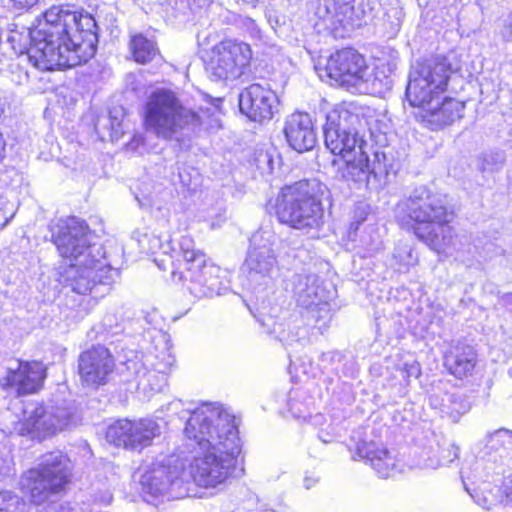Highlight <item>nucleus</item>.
Segmentation results:
<instances>
[{
    "label": "nucleus",
    "mask_w": 512,
    "mask_h": 512,
    "mask_svg": "<svg viewBox=\"0 0 512 512\" xmlns=\"http://www.w3.org/2000/svg\"><path fill=\"white\" fill-rule=\"evenodd\" d=\"M509 374L512 376V369L509 370Z\"/></svg>",
    "instance_id": "nucleus-54"
},
{
    "label": "nucleus",
    "mask_w": 512,
    "mask_h": 512,
    "mask_svg": "<svg viewBox=\"0 0 512 512\" xmlns=\"http://www.w3.org/2000/svg\"><path fill=\"white\" fill-rule=\"evenodd\" d=\"M505 487V506L509 511V507L512 508V478L506 483Z\"/></svg>",
    "instance_id": "nucleus-41"
},
{
    "label": "nucleus",
    "mask_w": 512,
    "mask_h": 512,
    "mask_svg": "<svg viewBox=\"0 0 512 512\" xmlns=\"http://www.w3.org/2000/svg\"><path fill=\"white\" fill-rule=\"evenodd\" d=\"M10 26L15 25L9 23L7 16L0 15V41L9 43L15 54H22L26 50L27 36L11 29Z\"/></svg>",
    "instance_id": "nucleus-31"
},
{
    "label": "nucleus",
    "mask_w": 512,
    "mask_h": 512,
    "mask_svg": "<svg viewBox=\"0 0 512 512\" xmlns=\"http://www.w3.org/2000/svg\"><path fill=\"white\" fill-rule=\"evenodd\" d=\"M470 495L476 504L486 510L496 509V512H509L505 506L504 492L498 486L484 484Z\"/></svg>",
    "instance_id": "nucleus-29"
},
{
    "label": "nucleus",
    "mask_w": 512,
    "mask_h": 512,
    "mask_svg": "<svg viewBox=\"0 0 512 512\" xmlns=\"http://www.w3.org/2000/svg\"><path fill=\"white\" fill-rule=\"evenodd\" d=\"M30 63L41 71L74 67L91 59L98 44V26L89 13L52 6L44 23L28 33Z\"/></svg>",
    "instance_id": "nucleus-1"
},
{
    "label": "nucleus",
    "mask_w": 512,
    "mask_h": 512,
    "mask_svg": "<svg viewBox=\"0 0 512 512\" xmlns=\"http://www.w3.org/2000/svg\"><path fill=\"white\" fill-rule=\"evenodd\" d=\"M180 248L183 259L180 270L171 272L172 280L182 283L197 298L221 295L227 287L220 267L208 264L205 254L194 248L189 237L181 239Z\"/></svg>",
    "instance_id": "nucleus-7"
},
{
    "label": "nucleus",
    "mask_w": 512,
    "mask_h": 512,
    "mask_svg": "<svg viewBox=\"0 0 512 512\" xmlns=\"http://www.w3.org/2000/svg\"><path fill=\"white\" fill-rule=\"evenodd\" d=\"M2 369L0 386L5 389H14L18 394L36 392L46 377L45 368L40 362H22L12 359Z\"/></svg>",
    "instance_id": "nucleus-18"
},
{
    "label": "nucleus",
    "mask_w": 512,
    "mask_h": 512,
    "mask_svg": "<svg viewBox=\"0 0 512 512\" xmlns=\"http://www.w3.org/2000/svg\"><path fill=\"white\" fill-rule=\"evenodd\" d=\"M209 118V110L199 114L186 108L176 93L168 89H156L145 104L146 129L165 140L178 139V135L186 128H213Z\"/></svg>",
    "instance_id": "nucleus-5"
},
{
    "label": "nucleus",
    "mask_w": 512,
    "mask_h": 512,
    "mask_svg": "<svg viewBox=\"0 0 512 512\" xmlns=\"http://www.w3.org/2000/svg\"><path fill=\"white\" fill-rule=\"evenodd\" d=\"M293 292L298 306L306 310V317L321 333L332 318L330 301L333 291L322 286L316 274H297L293 280Z\"/></svg>",
    "instance_id": "nucleus-13"
},
{
    "label": "nucleus",
    "mask_w": 512,
    "mask_h": 512,
    "mask_svg": "<svg viewBox=\"0 0 512 512\" xmlns=\"http://www.w3.org/2000/svg\"><path fill=\"white\" fill-rule=\"evenodd\" d=\"M302 337H303V336H301V338H302ZM282 339L286 340L287 342H288V341H291V342H292V341H299V340H300V337L292 336V337H291V339H290L289 337L282 336L281 340H282Z\"/></svg>",
    "instance_id": "nucleus-50"
},
{
    "label": "nucleus",
    "mask_w": 512,
    "mask_h": 512,
    "mask_svg": "<svg viewBox=\"0 0 512 512\" xmlns=\"http://www.w3.org/2000/svg\"><path fill=\"white\" fill-rule=\"evenodd\" d=\"M179 178L184 187H187L188 189L195 188V187H192L191 178H188V173L185 170L179 171Z\"/></svg>",
    "instance_id": "nucleus-44"
},
{
    "label": "nucleus",
    "mask_w": 512,
    "mask_h": 512,
    "mask_svg": "<svg viewBox=\"0 0 512 512\" xmlns=\"http://www.w3.org/2000/svg\"><path fill=\"white\" fill-rule=\"evenodd\" d=\"M404 13L401 7L391 6L384 14V24L386 25V34L389 38L396 36L399 32Z\"/></svg>",
    "instance_id": "nucleus-33"
},
{
    "label": "nucleus",
    "mask_w": 512,
    "mask_h": 512,
    "mask_svg": "<svg viewBox=\"0 0 512 512\" xmlns=\"http://www.w3.org/2000/svg\"><path fill=\"white\" fill-rule=\"evenodd\" d=\"M123 309L107 312L102 319V327L112 335L121 333L125 328V317Z\"/></svg>",
    "instance_id": "nucleus-34"
},
{
    "label": "nucleus",
    "mask_w": 512,
    "mask_h": 512,
    "mask_svg": "<svg viewBox=\"0 0 512 512\" xmlns=\"http://www.w3.org/2000/svg\"><path fill=\"white\" fill-rule=\"evenodd\" d=\"M459 457V448L451 444L447 449H443L441 451V456L439 459V466H445L452 463L455 459Z\"/></svg>",
    "instance_id": "nucleus-37"
},
{
    "label": "nucleus",
    "mask_w": 512,
    "mask_h": 512,
    "mask_svg": "<svg viewBox=\"0 0 512 512\" xmlns=\"http://www.w3.org/2000/svg\"><path fill=\"white\" fill-rule=\"evenodd\" d=\"M114 367L115 361L112 354L102 345L93 346L79 356V375L87 386L105 384Z\"/></svg>",
    "instance_id": "nucleus-21"
},
{
    "label": "nucleus",
    "mask_w": 512,
    "mask_h": 512,
    "mask_svg": "<svg viewBox=\"0 0 512 512\" xmlns=\"http://www.w3.org/2000/svg\"><path fill=\"white\" fill-rule=\"evenodd\" d=\"M363 149L357 154L344 158L345 166L341 171L342 178L358 187H377L380 181L388 175L390 163L385 151L375 149L370 157V150Z\"/></svg>",
    "instance_id": "nucleus-15"
},
{
    "label": "nucleus",
    "mask_w": 512,
    "mask_h": 512,
    "mask_svg": "<svg viewBox=\"0 0 512 512\" xmlns=\"http://www.w3.org/2000/svg\"><path fill=\"white\" fill-rule=\"evenodd\" d=\"M455 411H456V415H452V417L454 419H457L461 414H464L465 412L468 411V406L467 405H462L461 408L455 409Z\"/></svg>",
    "instance_id": "nucleus-48"
},
{
    "label": "nucleus",
    "mask_w": 512,
    "mask_h": 512,
    "mask_svg": "<svg viewBox=\"0 0 512 512\" xmlns=\"http://www.w3.org/2000/svg\"><path fill=\"white\" fill-rule=\"evenodd\" d=\"M284 133L289 145L300 153L312 150L317 143L312 120L307 113L291 114L285 122Z\"/></svg>",
    "instance_id": "nucleus-24"
},
{
    "label": "nucleus",
    "mask_w": 512,
    "mask_h": 512,
    "mask_svg": "<svg viewBox=\"0 0 512 512\" xmlns=\"http://www.w3.org/2000/svg\"><path fill=\"white\" fill-rule=\"evenodd\" d=\"M499 304L512 315V293L503 294L500 297Z\"/></svg>",
    "instance_id": "nucleus-40"
},
{
    "label": "nucleus",
    "mask_w": 512,
    "mask_h": 512,
    "mask_svg": "<svg viewBox=\"0 0 512 512\" xmlns=\"http://www.w3.org/2000/svg\"><path fill=\"white\" fill-rule=\"evenodd\" d=\"M77 423L76 408L71 401H51L46 404L31 403L23 410V418L14 430L21 436L43 440L70 429Z\"/></svg>",
    "instance_id": "nucleus-9"
},
{
    "label": "nucleus",
    "mask_w": 512,
    "mask_h": 512,
    "mask_svg": "<svg viewBox=\"0 0 512 512\" xmlns=\"http://www.w3.org/2000/svg\"><path fill=\"white\" fill-rule=\"evenodd\" d=\"M142 491L146 501L151 502L159 496L183 498L189 495V479L185 464L176 455L156 459L141 477Z\"/></svg>",
    "instance_id": "nucleus-11"
},
{
    "label": "nucleus",
    "mask_w": 512,
    "mask_h": 512,
    "mask_svg": "<svg viewBox=\"0 0 512 512\" xmlns=\"http://www.w3.org/2000/svg\"><path fill=\"white\" fill-rule=\"evenodd\" d=\"M326 190L327 187L316 179L284 187L275 204L278 220L306 233L319 231L324 225L322 197Z\"/></svg>",
    "instance_id": "nucleus-6"
},
{
    "label": "nucleus",
    "mask_w": 512,
    "mask_h": 512,
    "mask_svg": "<svg viewBox=\"0 0 512 512\" xmlns=\"http://www.w3.org/2000/svg\"><path fill=\"white\" fill-rule=\"evenodd\" d=\"M174 362V356L168 351V353L163 356V363L157 364L156 368L158 371L165 373L166 370L173 366Z\"/></svg>",
    "instance_id": "nucleus-39"
},
{
    "label": "nucleus",
    "mask_w": 512,
    "mask_h": 512,
    "mask_svg": "<svg viewBox=\"0 0 512 512\" xmlns=\"http://www.w3.org/2000/svg\"><path fill=\"white\" fill-rule=\"evenodd\" d=\"M440 97L437 96L435 99H431L427 104L412 105L421 109L417 117L431 130L442 129L463 117L465 108L463 102L453 98L440 100Z\"/></svg>",
    "instance_id": "nucleus-22"
},
{
    "label": "nucleus",
    "mask_w": 512,
    "mask_h": 512,
    "mask_svg": "<svg viewBox=\"0 0 512 512\" xmlns=\"http://www.w3.org/2000/svg\"><path fill=\"white\" fill-rule=\"evenodd\" d=\"M277 267V256L272 244L261 233H255L243 264V271L252 283H266Z\"/></svg>",
    "instance_id": "nucleus-19"
},
{
    "label": "nucleus",
    "mask_w": 512,
    "mask_h": 512,
    "mask_svg": "<svg viewBox=\"0 0 512 512\" xmlns=\"http://www.w3.org/2000/svg\"><path fill=\"white\" fill-rule=\"evenodd\" d=\"M251 57L248 44L232 40L222 41L212 49L206 71L213 81L235 80L244 73Z\"/></svg>",
    "instance_id": "nucleus-14"
},
{
    "label": "nucleus",
    "mask_w": 512,
    "mask_h": 512,
    "mask_svg": "<svg viewBox=\"0 0 512 512\" xmlns=\"http://www.w3.org/2000/svg\"><path fill=\"white\" fill-rule=\"evenodd\" d=\"M14 216V213H11L9 216L5 215L0 208V229L4 228L10 221V219Z\"/></svg>",
    "instance_id": "nucleus-46"
},
{
    "label": "nucleus",
    "mask_w": 512,
    "mask_h": 512,
    "mask_svg": "<svg viewBox=\"0 0 512 512\" xmlns=\"http://www.w3.org/2000/svg\"><path fill=\"white\" fill-rule=\"evenodd\" d=\"M262 512H274V511H273V510H271V509H266V510H264V511H262Z\"/></svg>",
    "instance_id": "nucleus-53"
},
{
    "label": "nucleus",
    "mask_w": 512,
    "mask_h": 512,
    "mask_svg": "<svg viewBox=\"0 0 512 512\" xmlns=\"http://www.w3.org/2000/svg\"><path fill=\"white\" fill-rule=\"evenodd\" d=\"M319 476L317 475H306L304 477V487L309 490L311 489L312 487H314L315 485H317L319 483Z\"/></svg>",
    "instance_id": "nucleus-43"
},
{
    "label": "nucleus",
    "mask_w": 512,
    "mask_h": 512,
    "mask_svg": "<svg viewBox=\"0 0 512 512\" xmlns=\"http://www.w3.org/2000/svg\"><path fill=\"white\" fill-rule=\"evenodd\" d=\"M201 4H207L212 2V0H198Z\"/></svg>",
    "instance_id": "nucleus-52"
},
{
    "label": "nucleus",
    "mask_w": 512,
    "mask_h": 512,
    "mask_svg": "<svg viewBox=\"0 0 512 512\" xmlns=\"http://www.w3.org/2000/svg\"><path fill=\"white\" fill-rule=\"evenodd\" d=\"M129 46L133 59L142 64L151 61L158 52L155 42L142 34L131 36Z\"/></svg>",
    "instance_id": "nucleus-30"
},
{
    "label": "nucleus",
    "mask_w": 512,
    "mask_h": 512,
    "mask_svg": "<svg viewBox=\"0 0 512 512\" xmlns=\"http://www.w3.org/2000/svg\"><path fill=\"white\" fill-rule=\"evenodd\" d=\"M356 455L365 460L381 478L394 477L401 472L402 466L395 454L382 444L373 441H361L356 446Z\"/></svg>",
    "instance_id": "nucleus-23"
},
{
    "label": "nucleus",
    "mask_w": 512,
    "mask_h": 512,
    "mask_svg": "<svg viewBox=\"0 0 512 512\" xmlns=\"http://www.w3.org/2000/svg\"><path fill=\"white\" fill-rule=\"evenodd\" d=\"M324 9L325 14L322 17L330 23L335 35L343 37L344 33L361 25L360 15L349 1L325 0Z\"/></svg>",
    "instance_id": "nucleus-25"
},
{
    "label": "nucleus",
    "mask_w": 512,
    "mask_h": 512,
    "mask_svg": "<svg viewBox=\"0 0 512 512\" xmlns=\"http://www.w3.org/2000/svg\"><path fill=\"white\" fill-rule=\"evenodd\" d=\"M360 124L358 115L348 110H334L327 115L324 126V142L327 149L342 158L369 149V144L360 135L357 125Z\"/></svg>",
    "instance_id": "nucleus-12"
},
{
    "label": "nucleus",
    "mask_w": 512,
    "mask_h": 512,
    "mask_svg": "<svg viewBox=\"0 0 512 512\" xmlns=\"http://www.w3.org/2000/svg\"><path fill=\"white\" fill-rule=\"evenodd\" d=\"M4 112V103H2V101L0 100V116L3 114Z\"/></svg>",
    "instance_id": "nucleus-51"
},
{
    "label": "nucleus",
    "mask_w": 512,
    "mask_h": 512,
    "mask_svg": "<svg viewBox=\"0 0 512 512\" xmlns=\"http://www.w3.org/2000/svg\"><path fill=\"white\" fill-rule=\"evenodd\" d=\"M110 120H111V125H112V132L117 135L120 131V122L117 121V118L116 117H110Z\"/></svg>",
    "instance_id": "nucleus-47"
},
{
    "label": "nucleus",
    "mask_w": 512,
    "mask_h": 512,
    "mask_svg": "<svg viewBox=\"0 0 512 512\" xmlns=\"http://www.w3.org/2000/svg\"><path fill=\"white\" fill-rule=\"evenodd\" d=\"M70 477L69 458L61 451H52L42 455L37 466L23 474L21 485L30 501L41 505L63 493Z\"/></svg>",
    "instance_id": "nucleus-8"
},
{
    "label": "nucleus",
    "mask_w": 512,
    "mask_h": 512,
    "mask_svg": "<svg viewBox=\"0 0 512 512\" xmlns=\"http://www.w3.org/2000/svg\"><path fill=\"white\" fill-rule=\"evenodd\" d=\"M484 449L481 457H492L493 461L502 460L509 457L512 453V431L508 429H499L488 434L485 439Z\"/></svg>",
    "instance_id": "nucleus-27"
},
{
    "label": "nucleus",
    "mask_w": 512,
    "mask_h": 512,
    "mask_svg": "<svg viewBox=\"0 0 512 512\" xmlns=\"http://www.w3.org/2000/svg\"><path fill=\"white\" fill-rule=\"evenodd\" d=\"M505 156L499 151H490L484 153L478 162V169L482 173H493L502 168Z\"/></svg>",
    "instance_id": "nucleus-35"
},
{
    "label": "nucleus",
    "mask_w": 512,
    "mask_h": 512,
    "mask_svg": "<svg viewBox=\"0 0 512 512\" xmlns=\"http://www.w3.org/2000/svg\"><path fill=\"white\" fill-rule=\"evenodd\" d=\"M326 71L331 80L347 89L360 90L368 76L365 59L352 48L332 54L327 61Z\"/></svg>",
    "instance_id": "nucleus-17"
},
{
    "label": "nucleus",
    "mask_w": 512,
    "mask_h": 512,
    "mask_svg": "<svg viewBox=\"0 0 512 512\" xmlns=\"http://www.w3.org/2000/svg\"><path fill=\"white\" fill-rule=\"evenodd\" d=\"M452 74L451 63L446 57L436 56L418 60L412 65L406 87L410 105H423L441 96Z\"/></svg>",
    "instance_id": "nucleus-10"
},
{
    "label": "nucleus",
    "mask_w": 512,
    "mask_h": 512,
    "mask_svg": "<svg viewBox=\"0 0 512 512\" xmlns=\"http://www.w3.org/2000/svg\"><path fill=\"white\" fill-rule=\"evenodd\" d=\"M403 377L409 379L411 377L418 378L421 375V368L417 361L406 362L403 367Z\"/></svg>",
    "instance_id": "nucleus-38"
},
{
    "label": "nucleus",
    "mask_w": 512,
    "mask_h": 512,
    "mask_svg": "<svg viewBox=\"0 0 512 512\" xmlns=\"http://www.w3.org/2000/svg\"><path fill=\"white\" fill-rule=\"evenodd\" d=\"M476 352L469 345H456L444 357V365L451 374L461 378L470 374L476 365Z\"/></svg>",
    "instance_id": "nucleus-26"
},
{
    "label": "nucleus",
    "mask_w": 512,
    "mask_h": 512,
    "mask_svg": "<svg viewBox=\"0 0 512 512\" xmlns=\"http://www.w3.org/2000/svg\"><path fill=\"white\" fill-rule=\"evenodd\" d=\"M4 148H5V141L2 137V135L0 134V162L2 161V159L4 157Z\"/></svg>",
    "instance_id": "nucleus-49"
},
{
    "label": "nucleus",
    "mask_w": 512,
    "mask_h": 512,
    "mask_svg": "<svg viewBox=\"0 0 512 512\" xmlns=\"http://www.w3.org/2000/svg\"><path fill=\"white\" fill-rule=\"evenodd\" d=\"M278 106V97L269 86L253 83L239 94V109L255 122L272 119Z\"/></svg>",
    "instance_id": "nucleus-20"
},
{
    "label": "nucleus",
    "mask_w": 512,
    "mask_h": 512,
    "mask_svg": "<svg viewBox=\"0 0 512 512\" xmlns=\"http://www.w3.org/2000/svg\"><path fill=\"white\" fill-rule=\"evenodd\" d=\"M161 430L160 423L153 418L122 419L108 426L106 439L117 447L140 451L151 445L153 439L161 435Z\"/></svg>",
    "instance_id": "nucleus-16"
},
{
    "label": "nucleus",
    "mask_w": 512,
    "mask_h": 512,
    "mask_svg": "<svg viewBox=\"0 0 512 512\" xmlns=\"http://www.w3.org/2000/svg\"><path fill=\"white\" fill-rule=\"evenodd\" d=\"M504 36L508 39H512V12L510 13L506 20Z\"/></svg>",
    "instance_id": "nucleus-45"
},
{
    "label": "nucleus",
    "mask_w": 512,
    "mask_h": 512,
    "mask_svg": "<svg viewBox=\"0 0 512 512\" xmlns=\"http://www.w3.org/2000/svg\"><path fill=\"white\" fill-rule=\"evenodd\" d=\"M52 237L60 255L70 261L66 281L74 292L87 294L97 284L111 285L119 276L117 269L100 259L101 248L91 244L84 221L76 217L60 219Z\"/></svg>",
    "instance_id": "nucleus-3"
},
{
    "label": "nucleus",
    "mask_w": 512,
    "mask_h": 512,
    "mask_svg": "<svg viewBox=\"0 0 512 512\" xmlns=\"http://www.w3.org/2000/svg\"><path fill=\"white\" fill-rule=\"evenodd\" d=\"M18 9H29L36 5L39 0H11Z\"/></svg>",
    "instance_id": "nucleus-42"
},
{
    "label": "nucleus",
    "mask_w": 512,
    "mask_h": 512,
    "mask_svg": "<svg viewBox=\"0 0 512 512\" xmlns=\"http://www.w3.org/2000/svg\"><path fill=\"white\" fill-rule=\"evenodd\" d=\"M395 215L401 224L413 222L415 236L431 250L442 253L453 244L452 213L445 197L427 187H418L399 201Z\"/></svg>",
    "instance_id": "nucleus-4"
},
{
    "label": "nucleus",
    "mask_w": 512,
    "mask_h": 512,
    "mask_svg": "<svg viewBox=\"0 0 512 512\" xmlns=\"http://www.w3.org/2000/svg\"><path fill=\"white\" fill-rule=\"evenodd\" d=\"M184 433L202 453L190 464L189 482L206 488L222 484L241 453L235 416L219 404L204 403L191 412Z\"/></svg>",
    "instance_id": "nucleus-2"
},
{
    "label": "nucleus",
    "mask_w": 512,
    "mask_h": 512,
    "mask_svg": "<svg viewBox=\"0 0 512 512\" xmlns=\"http://www.w3.org/2000/svg\"><path fill=\"white\" fill-rule=\"evenodd\" d=\"M397 61L395 58L380 61L374 69L372 77L365 83H369L371 90L379 95H384L391 91L396 76Z\"/></svg>",
    "instance_id": "nucleus-28"
},
{
    "label": "nucleus",
    "mask_w": 512,
    "mask_h": 512,
    "mask_svg": "<svg viewBox=\"0 0 512 512\" xmlns=\"http://www.w3.org/2000/svg\"><path fill=\"white\" fill-rule=\"evenodd\" d=\"M393 258L398 263L399 270H408L409 267L414 266L418 261V258L414 254L412 247L409 244L403 243L401 241L396 245L394 249Z\"/></svg>",
    "instance_id": "nucleus-32"
},
{
    "label": "nucleus",
    "mask_w": 512,
    "mask_h": 512,
    "mask_svg": "<svg viewBox=\"0 0 512 512\" xmlns=\"http://www.w3.org/2000/svg\"><path fill=\"white\" fill-rule=\"evenodd\" d=\"M21 503L20 497L11 491L0 492V512H15Z\"/></svg>",
    "instance_id": "nucleus-36"
}]
</instances>
